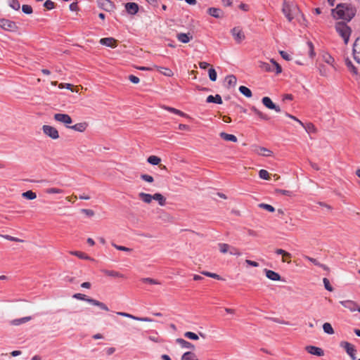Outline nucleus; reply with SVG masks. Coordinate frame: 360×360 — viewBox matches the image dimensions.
<instances>
[{"label":"nucleus","instance_id":"nucleus-56","mask_svg":"<svg viewBox=\"0 0 360 360\" xmlns=\"http://www.w3.org/2000/svg\"><path fill=\"white\" fill-rule=\"evenodd\" d=\"M44 6L47 9V10H51L53 8H54L55 7V3L51 0H46L44 4Z\"/></svg>","mask_w":360,"mask_h":360},{"label":"nucleus","instance_id":"nucleus-55","mask_svg":"<svg viewBox=\"0 0 360 360\" xmlns=\"http://www.w3.org/2000/svg\"><path fill=\"white\" fill-rule=\"evenodd\" d=\"M276 193L277 194L284 195H288V196H292V195H293V193L292 191H288V190H283V189H276Z\"/></svg>","mask_w":360,"mask_h":360},{"label":"nucleus","instance_id":"nucleus-41","mask_svg":"<svg viewBox=\"0 0 360 360\" xmlns=\"http://www.w3.org/2000/svg\"><path fill=\"white\" fill-rule=\"evenodd\" d=\"M71 254L82 259L93 260V259H91L89 256H88L86 254L82 252L75 251L71 252Z\"/></svg>","mask_w":360,"mask_h":360},{"label":"nucleus","instance_id":"nucleus-17","mask_svg":"<svg viewBox=\"0 0 360 360\" xmlns=\"http://www.w3.org/2000/svg\"><path fill=\"white\" fill-rule=\"evenodd\" d=\"M117 314L123 317H127L133 320L139 321H143V322H151L153 320L148 317H138L135 316L132 314L126 313V312H117Z\"/></svg>","mask_w":360,"mask_h":360},{"label":"nucleus","instance_id":"nucleus-14","mask_svg":"<svg viewBox=\"0 0 360 360\" xmlns=\"http://www.w3.org/2000/svg\"><path fill=\"white\" fill-rule=\"evenodd\" d=\"M252 148L253 152L259 155L269 157V156H271V155L273 153L271 150H270L268 148H264V147L254 145L252 146Z\"/></svg>","mask_w":360,"mask_h":360},{"label":"nucleus","instance_id":"nucleus-35","mask_svg":"<svg viewBox=\"0 0 360 360\" xmlns=\"http://www.w3.org/2000/svg\"><path fill=\"white\" fill-rule=\"evenodd\" d=\"M31 319H32L31 316H26V317L21 318V319H17L12 320L11 321V325H13V326H19L20 324L28 322Z\"/></svg>","mask_w":360,"mask_h":360},{"label":"nucleus","instance_id":"nucleus-27","mask_svg":"<svg viewBox=\"0 0 360 360\" xmlns=\"http://www.w3.org/2000/svg\"><path fill=\"white\" fill-rule=\"evenodd\" d=\"M207 13L212 17L219 18L223 16V12L220 8H210L207 10Z\"/></svg>","mask_w":360,"mask_h":360},{"label":"nucleus","instance_id":"nucleus-18","mask_svg":"<svg viewBox=\"0 0 360 360\" xmlns=\"http://www.w3.org/2000/svg\"><path fill=\"white\" fill-rule=\"evenodd\" d=\"M305 350L313 355L317 356H322L324 355L323 350L320 348L312 345H309L305 347Z\"/></svg>","mask_w":360,"mask_h":360},{"label":"nucleus","instance_id":"nucleus-12","mask_svg":"<svg viewBox=\"0 0 360 360\" xmlns=\"http://www.w3.org/2000/svg\"><path fill=\"white\" fill-rule=\"evenodd\" d=\"M340 347L344 348L347 353V354L351 357L352 360L356 359V349L354 348V346L352 345L351 343L342 341L340 344Z\"/></svg>","mask_w":360,"mask_h":360},{"label":"nucleus","instance_id":"nucleus-52","mask_svg":"<svg viewBox=\"0 0 360 360\" xmlns=\"http://www.w3.org/2000/svg\"><path fill=\"white\" fill-rule=\"evenodd\" d=\"M208 72H209L210 79L212 82L216 81L217 75V72L215 71V70L214 68H210Z\"/></svg>","mask_w":360,"mask_h":360},{"label":"nucleus","instance_id":"nucleus-50","mask_svg":"<svg viewBox=\"0 0 360 360\" xmlns=\"http://www.w3.org/2000/svg\"><path fill=\"white\" fill-rule=\"evenodd\" d=\"M184 337L193 340H198L199 339V337L197 334L190 331L186 332L184 333Z\"/></svg>","mask_w":360,"mask_h":360},{"label":"nucleus","instance_id":"nucleus-40","mask_svg":"<svg viewBox=\"0 0 360 360\" xmlns=\"http://www.w3.org/2000/svg\"><path fill=\"white\" fill-rule=\"evenodd\" d=\"M147 161L153 165H158L161 162V159L156 155H150L148 158Z\"/></svg>","mask_w":360,"mask_h":360},{"label":"nucleus","instance_id":"nucleus-63","mask_svg":"<svg viewBox=\"0 0 360 360\" xmlns=\"http://www.w3.org/2000/svg\"><path fill=\"white\" fill-rule=\"evenodd\" d=\"M81 212L89 217H92L94 215V212L90 209H82Z\"/></svg>","mask_w":360,"mask_h":360},{"label":"nucleus","instance_id":"nucleus-15","mask_svg":"<svg viewBox=\"0 0 360 360\" xmlns=\"http://www.w3.org/2000/svg\"><path fill=\"white\" fill-rule=\"evenodd\" d=\"M262 102L263 105L268 109L274 110L277 112H280L281 111L280 107L274 104L269 97H264L262 99Z\"/></svg>","mask_w":360,"mask_h":360},{"label":"nucleus","instance_id":"nucleus-20","mask_svg":"<svg viewBox=\"0 0 360 360\" xmlns=\"http://www.w3.org/2000/svg\"><path fill=\"white\" fill-rule=\"evenodd\" d=\"M340 304L342 307L349 309L351 311H357V309L359 307L355 302L352 300L340 301Z\"/></svg>","mask_w":360,"mask_h":360},{"label":"nucleus","instance_id":"nucleus-21","mask_svg":"<svg viewBox=\"0 0 360 360\" xmlns=\"http://www.w3.org/2000/svg\"><path fill=\"white\" fill-rule=\"evenodd\" d=\"M275 252L277 255H282V262H287L288 264H290L291 262L292 255L290 252H286L285 250H284L283 249H276L275 250Z\"/></svg>","mask_w":360,"mask_h":360},{"label":"nucleus","instance_id":"nucleus-39","mask_svg":"<svg viewBox=\"0 0 360 360\" xmlns=\"http://www.w3.org/2000/svg\"><path fill=\"white\" fill-rule=\"evenodd\" d=\"M225 80L229 86H235L237 82L236 77L233 75H228Z\"/></svg>","mask_w":360,"mask_h":360},{"label":"nucleus","instance_id":"nucleus-28","mask_svg":"<svg viewBox=\"0 0 360 360\" xmlns=\"http://www.w3.org/2000/svg\"><path fill=\"white\" fill-rule=\"evenodd\" d=\"M176 342L183 348L195 349V345L182 338H177Z\"/></svg>","mask_w":360,"mask_h":360},{"label":"nucleus","instance_id":"nucleus-36","mask_svg":"<svg viewBox=\"0 0 360 360\" xmlns=\"http://www.w3.org/2000/svg\"><path fill=\"white\" fill-rule=\"evenodd\" d=\"M302 126L304 128V129L306 130V131L308 134H311V133H316V128L314 126V124H312L311 122H308V123H306V124L303 123V125H302Z\"/></svg>","mask_w":360,"mask_h":360},{"label":"nucleus","instance_id":"nucleus-49","mask_svg":"<svg viewBox=\"0 0 360 360\" xmlns=\"http://www.w3.org/2000/svg\"><path fill=\"white\" fill-rule=\"evenodd\" d=\"M202 274L206 276H208V277H210V278H215V279H217V280H221V278L219 275L215 274V273H211V272H209V271H203L201 272Z\"/></svg>","mask_w":360,"mask_h":360},{"label":"nucleus","instance_id":"nucleus-61","mask_svg":"<svg viewBox=\"0 0 360 360\" xmlns=\"http://www.w3.org/2000/svg\"><path fill=\"white\" fill-rule=\"evenodd\" d=\"M112 246L115 247L118 250L125 251V252H131V249H130L129 248H127L124 246H121V245H117L114 243H112Z\"/></svg>","mask_w":360,"mask_h":360},{"label":"nucleus","instance_id":"nucleus-25","mask_svg":"<svg viewBox=\"0 0 360 360\" xmlns=\"http://www.w3.org/2000/svg\"><path fill=\"white\" fill-rule=\"evenodd\" d=\"M264 271L266 276L271 281H280L281 278V276L278 273L272 270L265 269Z\"/></svg>","mask_w":360,"mask_h":360},{"label":"nucleus","instance_id":"nucleus-11","mask_svg":"<svg viewBox=\"0 0 360 360\" xmlns=\"http://www.w3.org/2000/svg\"><path fill=\"white\" fill-rule=\"evenodd\" d=\"M0 27L11 32H15L18 30L16 23L7 19H0Z\"/></svg>","mask_w":360,"mask_h":360},{"label":"nucleus","instance_id":"nucleus-58","mask_svg":"<svg viewBox=\"0 0 360 360\" xmlns=\"http://www.w3.org/2000/svg\"><path fill=\"white\" fill-rule=\"evenodd\" d=\"M323 284H324V287L325 288L330 291V292H332L333 290V287L331 286L330 283V281L328 278H324L323 279Z\"/></svg>","mask_w":360,"mask_h":360},{"label":"nucleus","instance_id":"nucleus-4","mask_svg":"<svg viewBox=\"0 0 360 360\" xmlns=\"http://www.w3.org/2000/svg\"><path fill=\"white\" fill-rule=\"evenodd\" d=\"M73 297L75 299L79 300H83V301L87 302L88 303H89L94 306H96V307H99L101 309L104 310L105 311H110L109 308L107 307V305L105 303L101 302L98 300H94L93 298L88 297L86 295H84L82 293H76L73 295Z\"/></svg>","mask_w":360,"mask_h":360},{"label":"nucleus","instance_id":"nucleus-22","mask_svg":"<svg viewBox=\"0 0 360 360\" xmlns=\"http://www.w3.org/2000/svg\"><path fill=\"white\" fill-rule=\"evenodd\" d=\"M176 39L181 43H188L192 39L193 35L188 32V33H178L176 34Z\"/></svg>","mask_w":360,"mask_h":360},{"label":"nucleus","instance_id":"nucleus-62","mask_svg":"<svg viewBox=\"0 0 360 360\" xmlns=\"http://www.w3.org/2000/svg\"><path fill=\"white\" fill-rule=\"evenodd\" d=\"M307 45L309 49V56L311 58H313L315 56V53L314 51V45L311 41L307 42Z\"/></svg>","mask_w":360,"mask_h":360},{"label":"nucleus","instance_id":"nucleus-30","mask_svg":"<svg viewBox=\"0 0 360 360\" xmlns=\"http://www.w3.org/2000/svg\"><path fill=\"white\" fill-rule=\"evenodd\" d=\"M331 69L330 66H327L325 64H320L319 67V72L323 77H328Z\"/></svg>","mask_w":360,"mask_h":360},{"label":"nucleus","instance_id":"nucleus-59","mask_svg":"<svg viewBox=\"0 0 360 360\" xmlns=\"http://www.w3.org/2000/svg\"><path fill=\"white\" fill-rule=\"evenodd\" d=\"M3 237L8 240H11V241H15V242H20V243H22L24 242L23 240H21L20 238H15V237H13V236H9V235H6V236H3Z\"/></svg>","mask_w":360,"mask_h":360},{"label":"nucleus","instance_id":"nucleus-47","mask_svg":"<svg viewBox=\"0 0 360 360\" xmlns=\"http://www.w3.org/2000/svg\"><path fill=\"white\" fill-rule=\"evenodd\" d=\"M8 4L14 10L18 11L20 8V2L18 0H8Z\"/></svg>","mask_w":360,"mask_h":360},{"label":"nucleus","instance_id":"nucleus-42","mask_svg":"<svg viewBox=\"0 0 360 360\" xmlns=\"http://www.w3.org/2000/svg\"><path fill=\"white\" fill-rule=\"evenodd\" d=\"M239 91L248 98H250L252 96L250 89L245 86H240L239 87Z\"/></svg>","mask_w":360,"mask_h":360},{"label":"nucleus","instance_id":"nucleus-48","mask_svg":"<svg viewBox=\"0 0 360 360\" xmlns=\"http://www.w3.org/2000/svg\"><path fill=\"white\" fill-rule=\"evenodd\" d=\"M141 281L144 283H148V284H150V285H159L160 284V283L157 281V280H155L153 278H143L141 279Z\"/></svg>","mask_w":360,"mask_h":360},{"label":"nucleus","instance_id":"nucleus-45","mask_svg":"<svg viewBox=\"0 0 360 360\" xmlns=\"http://www.w3.org/2000/svg\"><path fill=\"white\" fill-rule=\"evenodd\" d=\"M323 330L326 333L329 335H333L335 333L331 324L329 323H323Z\"/></svg>","mask_w":360,"mask_h":360},{"label":"nucleus","instance_id":"nucleus-53","mask_svg":"<svg viewBox=\"0 0 360 360\" xmlns=\"http://www.w3.org/2000/svg\"><path fill=\"white\" fill-rule=\"evenodd\" d=\"M22 11L25 14H32L33 12L32 6L27 4L22 5Z\"/></svg>","mask_w":360,"mask_h":360},{"label":"nucleus","instance_id":"nucleus-7","mask_svg":"<svg viewBox=\"0 0 360 360\" xmlns=\"http://www.w3.org/2000/svg\"><path fill=\"white\" fill-rule=\"evenodd\" d=\"M218 248L221 253L222 254H229L231 255L234 256H240L242 255V252L240 250L229 244L227 243H219Z\"/></svg>","mask_w":360,"mask_h":360},{"label":"nucleus","instance_id":"nucleus-5","mask_svg":"<svg viewBox=\"0 0 360 360\" xmlns=\"http://www.w3.org/2000/svg\"><path fill=\"white\" fill-rule=\"evenodd\" d=\"M282 11L288 21H291L299 12L298 8L284 1Z\"/></svg>","mask_w":360,"mask_h":360},{"label":"nucleus","instance_id":"nucleus-60","mask_svg":"<svg viewBox=\"0 0 360 360\" xmlns=\"http://www.w3.org/2000/svg\"><path fill=\"white\" fill-rule=\"evenodd\" d=\"M345 64L348 67V68L353 72L356 73V68L354 66V65L352 64V61L349 60V59H347L345 60Z\"/></svg>","mask_w":360,"mask_h":360},{"label":"nucleus","instance_id":"nucleus-10","mask_svg":"<svg viewBox=\"0 0 360 360\" xmlns=\"http://www.w3.org/2000/svg\"><path fill=\"white\" fill-rule=\"evenodd\" d=\"M231 33L237 44H240L245 39V33L240 27H235L231 29Z\"/></svg>","mask_w":360,"mask_h":360},{"label":"nucleus","instance_id":"nucleus-51","mask_svg":"<svg viewBox=\"0 0 360 360\" xmlns=\"http://www.w3.org/2000/svg\"><path fill=\"white\" fill-rule=\"evenodd\" d=\"M259 176L262 179L269 180L270 179L269 173L265 169L259 170Z\"/></svg>","mask_w":360,"mask_h":360},{"label":"nucleus","instance_id":"nucleus-16","mask_svg":"<svg viewBox=\"0 0 360 360\" xmlns=\"http://www.w3.org/2000/svg\"><path fill=\"white\" fill-rule=\"evenodd\" d=\"M353 55L354 60L360 64V36L355 40L353 45Z\"/></svg>","mask_w":360,"mask_h":360},{"label":"nucleus","instance_id":"nucleus-44","mask_svg":"<svg viewBox=\"0 0 360 360\" xmlns=\"http://www.w3.org/2000/svg\"><path fill=\"white\" fill-rule=\"evenodd\" d=\"M22 196L28 200H34L37 198V194L32 191H27L22 193Z\"/></svg>","mask_w":360,"mask_h":360},{"label":"nucleus","instance_id":"nucleus-8","mask_svg":"<svg viewBox=\"0 0 360 360\" xmlns=\"http://www.w3.org/2000/svg\"><path fill=\"white\" fill-rule=\"evenodd\" d=\"M43 133L48 137L56 140L59 138V133L56 128L50 125L42 126Z\"/></svg>","mask_w":360,"mask_h":360},{"label":"nucleus","instance_id":"nucleus-37","mask_svg":"<svg viewBox=\"0 0 360 360\" xmlns=\"http://www.w3.org/2000/svg\"><path fill=\"white\" fill-rule=\"evenodd\" d=\"M251 110L261 119L264 120H268L269 117L267 115L263 113L260 110H259L256 107L252 106Z\"/></svg>","mask_w":360,"mask_h":360},{"label":"nucleus","instance_id":"nucleus-57","mask_svg":"<svg viewBox=\"0 0 360 360\" xmlns=\"http://www.w3.org/2000/svg\"><path fill=\"white\" fill-rule=\"evenodd\" d=\"M141 179L148 183H153L154 181V179L152 176L146 174H141Z\"/></svg>","mask_w":360,"mask_h":360},{"label":"nucleus","instance_id":"nucleus-6","mask_svg":"<svg viewBox=\"0 0 360 360\" xmlns=\"http://www.w3.org/2000/svg\"><path fill=\"white\" fill-rule=\"evenodd\" d=\"M335 30L340 36L343 39L345 44L349 41L351 34V29L345 22H337L335 25Z\"/></svg>","mask_w":360,"mask_h":360},{"label":"nucleus","instance_id":"nucleus-1","mask_svg":"<svg viewBox=\"0 0 360 360\" xmlns=\"http://www.w3.org/2000/svg\"><path fill=\"white\" fill-rule=\"evenodd\" d=\"M356 10L349 4H340L332 10V15L335 19L349 21L355 15Z\"/></svg>","mask_w":360,"mask_h":360},{"label":"nucleus","instance_id":"nucleus-24","mask_svg":"<svg viewBox=\"0 0 360 360\" xmlns=\"http://www.w3.org/2000/svg\"><path fill=\"white\" fill-rule=\"evenodd\" d=\"M322 58H323V62L325 63H326L328 66H330V68H332L333 70H336V68L334 64L335 60L330 54L324 53L322 56Z\"/></svg>","mask_w":360,"mask_h":360},{"label":"nucleus","instance_id":"nucleus-3","mask_svg":"<svg viewBox=\"0 0 360 360\" xmlns=\"http://www.w3.org/2000/svg\"><path fill=\"white\" fill-rule=\"evenodd\" d=\"M270 62L271 64L263 61H259L258 66L262 70L267 72H275L277 75L281 73V66L274 59H271Z\"/></svg>","mask_w":360,"mask_h":360},{"label":"nucleus","instance_id":"nucleus-26","mask_svg":"<svg viewBox=\"0 0 360 360\" xmlns=\"http://www.w3.org/2000/svg\"><path fill=\"white\" fill-rule=\"evenodd\" d=\"M162 108H164L165 110L170 112H172L174 114H176V115H178L181 117H186V118H190L189 115L186 114L185 112L178 110V109H176L174 108H172V107H169V106H163Z\"/></svg>","mask_w":360,"mask_h":360},{"label":"nucleus","instance_id":"nucleus-19","mask_svg":"<svg viewBox=\"0 0 360 360\" xmlns=\"http://www.w3.org/2000/svg\"><path fill=\"white\" fill-rule=\"evenodd\" d=\"M99 42L101 44L110 48H115L117 46V41L112 37L102 38Z\"/></svg>","mask_w":360,"mask_h":360},{"label":"nucleus","instance_id":"nucleus-9","mask_svg":"<svg viewBox=\"0 0 360 360\" xmlns=\"http://www.w3.org/2000/svg\"><path fill=\"white\" fill-rule=\"evenodd\" d=\"M53 118L56 122L65 124L68 128H70V126L69 124L72 123L71 117L68 114L56 113L53 115Z\"/></svg>","mask_w":360,"mask_h":360},{"label":"nucleus","instance_id":"nucleus-29","mask_svg":"<svg viewBox=\"0 0 360 360\" xmlns=\"http://www.w3.org/2000/svg\"><path fill=\"white\" fill-rule=\"evenodd\" d=\"M88 127L87 123L86 122H80L77 123L75 125L70 126V129H73L76 131L84 132Z\"/></svg>","mask_w":360,"mask_h":360},{"label":"nucleus","instance_id":"nucleus-34","mask_svg":"<svg viewBox=\"0 0 360 360\" xmlns=\"http://www.w3.org/2000/svg\"><path fill=\"white\" fill-rule=\"evenodd\" d=\"M181 360H199L196 354L192 352H185L181 358Z\"/></svg>","mask_w":360,"mask_h":360},{"label":"nucleus","instance_id":"nucleus-43","mask_svg":"<svg viewBox=\"0 0 360 360\" xmlns=\"http://www.w3.org/2000/svg\"><path fill=\"white\" fill-rule=\"evenodd\" d=\"M304 259H306L309 260V262H311V263H313L314 265H316V266H320V267L323 268V269H325V270L328 269V267H327L326 265H324V264H321L319 261H317V260H316V259H314V258L310 257H309V256H305V257H304Z\"/></svg>","mask_w":360,"mask_h":360},{"label":"nucleus","instance_id":"nucleus-64","mask_svg":"<svg viewBox=\"0 0 360 360\" xmlns=\"http://www.w3.org/2000/svg\"><path fill=\"white\" fill-rule=\"evenodd\" d=\"M129 79L130 82H131L134 84H138L140 81L139 77H137L136 76L133 75H130L129 76Z\"/></svg>","mask_w":360,"mask_h":360},{"label":"nucleus","instance_id":"nucleus-33","mask_svg":"<svg viewBox=\"0 0 360 360\" xmlns=\"http://www.w3.org/2000/svg\"><path fill=\"white\" fill-rule=\"evenodd\" d=\"M219 136L221 139L226 141L237 142L238 139L235 135L226 134L225 132H221Z\"/></svg>","mask_w":360,"mask_h":360},{"label":"nucleus","instance_id":"nucleus-23","mask_svg":"<svg viewBox=\"0 0 360 360\" xmlns=\"http://www.w3.org/2000/svg\"><path fill=\"white\" fill-rule=\"evenodd\" d=\"M126 11L129 14L135 15L139 11V6L134 2L127 3L125 4Z\"/></svg>","mask_w":360,"mask_h":360},{"label":"nucleus","instance_id":"nucleus-54","mask_svg":"<svg viewBox=\"0 0 360 360\" xmlns=\"http://www.w3.org/2000/svg\"><path fill=\"white\" fill-rule=\"evenodd\" d=\"M259 207H262L270 212H274L275 211L274 207L269 204L261 203L259 205Z\"/></svg>","mask_w":360,"mask_h":360},{"label":"nucleus","instance_id":"nucleus-46","mask_svg":"<svg viewBox=\"0 0 360 360\" xmlns=\"http://www.w3.org/2000/svg\"><path fill=\"white\" fill-rule=\"evenodd\" d=\"M63 190L58 188H48L45 190V193L47 194H59L62 193Z\"/></svg>","mask_w":360,"mask_h":360},{"label":"nucleus","instance_id":"nucleus-13","mask_svg":"<svg viewBox=\"0 0 360 360\" xmlns=\"http://www.w3.org/2000/svg\"><path fill=\"white\" fill-rule=\"evenodd\" d=\"M98 6L108 12L113 11L115 8V4L110 0H97Z\"/></svg>","mask_w":360,"mask_h":360},{"label":"nucleus","instance_id":"nucleus-2","mask_svg":"<svg viewBox=\"0 0 360 360\" xmlns=\"http://www.w3.org/2000/svg\"><path fill=\"white\" fill-rule=\"evenodd\" d=\"M139 198L146 204H150L153 200L158 202L160 206H164L166 204V198L161 193H156L153 195L141 192L138 194Z\"/></svg>","mask_w":360,"mask_h":360},{"label":"nucleus","instance_id":"nucleus-38","mask_svg":"<svg viewBox=\"0 0 360 360\" xmlns=\"http://www.w3.org/2000/svg\"><path fill=\"white\" fill-rule=\"evenodd\" d=\"M102 272L108 276H112V277H118V278H123L124 276L119 273L118 271H110V270H103Z\"/></svg>","mask_w":360,"mask_h":360},{"label":"nucleus","instance_id":"nucleus-31","mask_svg":"<svg viewBox=\"0 0 360 360\" xmlns=\"http://www.w3.org/2000/svg\"><path fill=\"white\" fill-rule=\"evenodd\" d=\"M206 101L207 103H214L217 104L222 103V99L220 95L216 94L215 96L210 95L207 97Z\"/></svg>","mask_w":360,"mask_h":360},{"label":"nucleus","instance_id":"nucleus-32","mask_svg":"<svg viewBox=\"0 0 360 360\" xmlns=\"http://www.w3.org/2000/svg\"><path fill=\"white\" fill-rule=\"evenodd\" d=\"M154 69L167 77H172L173 75V72L169 68L155 65Z\"/></svg>","mask_w":360,"mask_h":360}]
</instances>
